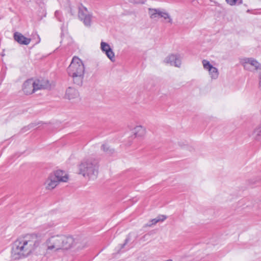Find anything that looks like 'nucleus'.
<instances>
[{
  "mask_svg": "<svg viewBox=\"0 0 261 261\" xmlns=\"http://www.w3.org/2000/svg\"><path fill=\"white\" fill-rule=\"evenodd\" d=\"M100 48L101 50L105 53L107 50H109V49H111L110 46L108 43L103 41H102L100 43Z\"/></svg>",
  "mask_w": 261,
  "mask_h": 261,
  "instance_id": "obj_21",
  "label": "nucleus"
},
{
  "mask_svg": "<svg viewBox=\"0 0 261 261\" xmlns=\"http://www.w3.org/2000/svg\"><path fill=\"white\" fill-rule=\"evenodd\" d=\"M54 225H54V223H49V224H45L43 227L46 230L48 228H50V227H53Z\"/></svg>",
  "mask_w": 261,
  "mask_h": 261,
  "instance_id": "obj_26",
  "label": "nucleus"
},
{
  "mask_svg": "<svg viewBox=\"0 0 261 261\" xmlns=\"http://www.w3.org/2000/svg\"><path fill=\"white\" fill-rule=\"evenodd\" d=\"M82 73H83V74H84V70H83Z\"/></svg>",
  "mask_w": 261,
  "mask_h": 261,
  "instance_id": "obj_35",
  "label": "nucleus"
},
{
  "mask_svg": "<svg viewBox=\"0 0 261 261\" xmlns=\"http://www.w3.org/2000/svg\"><path fill=\"white\" fill-rule=\"evenodd\" d=\"M76 9H77L75 8V10H74L73 8L71 7L70 8V13H71V14L73 15L74 14V13H75V12L76 11Z\"/></svg>",
  "mask_w": 261,
  "mask_h": 261,
  "instance_id": "obj_29",
  "label": "nucleus"
},
{
  "mask_svg": "<svg viewBox=\"0 0 261 261\" xmlns=\"http://www.w3.org/2000/svg\"><path fill=\"white\" fill-rule=\"evenodd\" d=\"M81 64V60L79 57L74 56L67 69L69 76L72 77L73 82L77 85L82 83Z\"/></svg>",
  "mask_w": 261,
  "mask_h": 261,
  "instance_id": "obj_2",
  "label": "nucleus"
},
{
  "mask_svg": "<svg viewBox=\"0 0 261 261\" xmlns=\"http://www.w3.org/2000/svg\"><path fill=\"white\" fill-rule=\"evenodd\" d=\"M58 182H66L68 179V176L62 170H57L54 175H52Z\"/></svg>",
  "mask_w": 261,
  "mask_h": 261,
  "instance_id": "obj_13",
  "label": "nucleus"
},
{
  "mask_svg": "<svg viewBox=\"0 0 261 261\" xmlns=\"http://www.w3.org/2000/svg\"><path fill=\"white\" fill-rule=\"evenodd\" d=\"M55 17L58 19L59 21H62V19L60 17V12L56 11L55 13Z\"/></svg>",
  "mask_w": 261,
  "mask_h": 261,
  "instance_id": "obj_24",
  "label": "nucleus"
},
{
  "mask_svg": "<svg viewBox=\"0 0 261 261\" xmlns=\"http://www.w3.org/2000/svg\"><path fill=\"white\" fill-rule=\"evenodd\" d=\"M48 250L55 249L57 251L61 249V235L53 236L46 241Z\"/></svg>",
  "mask_w": 261,
  "mask_h": 261,
  "instance_id": "obj_4",
  "label": "nucleus"
},
{
  "mask_svg": "<svg viewBox=\"0 0 261 261\" xmlns=\"http://www.w3.org/2000/svg\"><path fill=\"white\" fill-rule=\"evenodd\" d=\"M82 173V168H80L79 169V173L81 174Z\"/></svg>",
  "mask_w": 261,
  "mask_h": 261,
  "instance_id": "obj_33",
  "label": "nucleus"
},
{
  "mask_svg": "<svg viewBox=\"0 0 261 261\" xmlns=\"http://www.w3.org/2000/svg\"><path fill=\"white\" fill-rule=\"evenodd\" d=\"M244 66L245 68H247L249 64L254 66L256 69L260 68V64L253 58H245L244 59Z\"/></svg>",
  "mask_w": 261,
  "mask_h": 261,
  "instance_id": "obj_15",
  "label": "nucleus"
},
{
  "mask_svg": "<svg viewBox=\"0 0 261 261\" xmlns=\"http://www.w3.org/2000/svg\"><path fill=\"white\" fill-rule=\"evenodd\" d=\"M202 64L204 68L208 70L209 74L212 79L216 80L218 77L219 71L216 67H214L209 61L206 60L202 61Z\"/></svg>",
  "mask_w": 261,
  "mask_h": 261,
  "instance_id": "obj_8",
  "label": "nucleus"
},
{
  "mask_svg": "<svg viewBox=\"0 0 261 261\" xmlns=\"http://www.w3.org/2000/svg\"><path fill=\"white\" fill-rule=\"evenodd\" d=\"M252 136L255 140L261 142V124L254 129Z\"/></svg>",
  "mask_w": 261,
  "mask_h": 261,
  "instance_id": "obj_16",
  "label": "nucleus"
},
{
  "mask_svg": "<svg viewBox=\"0 0 261 261\" xmlns=\"http://www.w3.org/2000/svg\"><path fill=\"white\" fill-rule=\"evenodd\" d=\"M135 137H142L145 134V129L142 126H137L133 129Z\"/></svg>",
  "mask_w": 261,
  "mask_h": 261,
  "instance_id": "obj_17",
  "label": "nucleus"
},
{
  "mask_svg": "<svg viewBox=\"0 0 261 261\" xmlns=\"http://www.w3.org/2000/svg\"><path fill=\"white\" fill-rule=\"evenodd\" d=\"M41 123H42L41 121H39L38 122H33V123H31V124H30L27 126V127L28 128V129H30V128H33V127L36 126L37 125H38L40 124H41Z\"/></svg>",
  "mask_w": 261,
  "mask_h": 261,
  "instance_id": "obj_23",
  "label": "nucleus"
},
{
  "mask_svg": "<svg viewBox=\"0 0 261 261\" xmlns=\"http://www.w3.org/2000/svg\"><path fill=\"white\" fill-rule=\"evenodd\" d=\"M84 10L86 12H87V9L86 7L83 6V10ZM83 22L85 27L90 28L92 22L93 15L91 13H88V14H85L83 11Z\"/></svg>",
  "mask_w": 261,
  "mask_h": 261,
  "instance_id": "obj_12",
  "label": "nucleus"
},
{
  "mask_svg": "<svg viewBox=\"0 0 261 261\" xmlns=\"http://www.w3.org/2000/svg\"><path fill=\"white\" fill-rule=\"evenodd\" d=\"M156 218H158V219H159V222L160 221L162 222V221H164L167 218V217L165 215H160V216H158Z\"/></svg>",
  "mask_w": 261,
  "mask_h": 261,
  "instance_id": "obj_25",
  "label": "nucleus"
},
{
  "mask_svg": "<svg viewBox=\"0 0 261 261\" xmlns=\"http://www.w3.org/2000/svg\"><path fill=\"white\" fill-rule=\"evenodd\" d=\"M74 243V240L71 236L61 235V249H68L72 247Z\"/></svg>",
  "mask_w": 261,
  "mask_h": 261,
  "instance_id": "obj_9",
  "label": "nucleus"
},
{
  "mask_svg": "<svg viewBox=\"0 0 261 261\" xmlns=\"http://www.w3.org/2000/svg\"><path fill=\"white\" fill-rule=\"evenodd\" d=\"M58 181L51 175L45 182L46 188L48 190L53 189L58 185Z\"/></svg>",
  "mask_w": 261,
  "mask_h": 261,
  "instance_id": "obj_14",
  "label": "nucleus"
},
{
  "mask_svg": "<svg viewBox=\"0 0 261 261\" xmlns=\"http://www.w3.org/2000/svg\"><path fill=\"white\" fill-rule=\"evenodd\" d=\"M101 149L110 155L113 154L115 152L114 149L110 148L107 144H102L101 147Z\"/></svg>",
  "mask_w": 261,
  "mask_h": 261,
  "instance_id": "obj_19",
  "label": "nucleus"
},
{
  "mask_svg": "<svg viewBox=\"0 0 261 261\" xmlns=\"http://www.w3.org/2000/svg\"><path fill=\"white\" fill-rule=\"evenodd\" d=\"M41 240V234L36 233L19 237L12 244V257L16 260L28 257L39 246Z\"/></svg>",
  "mask_w": 261,
  "mask_h": 261,
  "instance_id": "obj_1",
  "label": "nucleus"
},
{
  "mask_svg": "<svg viewBox=\"0 0 261 261\" xmlns=\"http://www.w3.org/2000/svg\"><path fill=\"white\" fill-rule=\"evenodd\" d=\"M64 41V38L62 40L61 43H63Z\"/></svg>",
  "mask_w": 261,
  "mask_h": 261,
  "instance_id": "obj_34",
  "label": "nucleus"
},
{
  "mask_svg": "<svg viewBox=\"0 0 261 261\" xmlns=\"http://www.w3.org/2000/svg\"><path fill=\"white\" fill-rule=\"evenodd\" d=\"M37 36H38V40L36 42V43H38L40 41V38L39 36L38 35H37Z\"/></svg>",
  "mask_w": 261,
  "mask_h": 261,
  "instance_id": "obj_31",
  "label": "nucleus"
},
{
  "mask_svg": "<svg viewBox=\"0 0 261 261\" xmlns=\"http://www.w3.org/2000/svg\"><path fill=\"white\" fill-rule=\"evenodd\" d=\"M14 39L20 44L28 45L31 42V39L24 36L21 33L15 32L14 34Z\"/></svg>",
  "mask_w": 261,
  "mask_h": 261,
  "instance_id": "obj_10",
  "label": "nucleus"
},
{
  "mask_svg": "<svg viewBox=\"0 0 261 261\" xmlns=\"http://www.w3.org/2000/svg\"><path fill=\"white\" fill-rule=\"evenodd\" d=\"M83 176L89 179L97 178L98 173V165L96 161L88 160L83 164Z\"/></svg>",
  "mask_w": 261,
  "mask_h": 261,
  "instance_id": "obj_3",
  "label": "nucleus"
},
{
  "mask_svg": "<svg viewBox=\"0 0 261 261\" xmlns=\"http://www.w3.org/2000/svg\"><path fill=\"white\" fill-rule=\"evenodd\" d=\"M226 2L230 6L241 5L243 3V0H225Z\"/></svg>",
  "mask_w": 261,
  "mask_h": 261,
  "instance_id": "obj_22",
  "label": "nucleus"
},
{
  "mask_svg": "<svg viewBox=\"0 0 261 261\" xmlns=\"http://www.w3.org/2000/svg\"><path fill=\"white\" fill-rule=\"evenodd\" d=\"M77 10H78V12H79V15H78V17L79 18V19L82 20V18H81V16H80V12H81V7L80 6H78V8H77Z\"/></svg>",
  "mask_w": 261,
  "mask_h": 261,
  "instance_id": "obj_30",
  "label": "nucleus"
},
{
  "mask_svg": "<svg viewBox=\"0 0 261 261\" xmlns=\"http://www.w3.org/2000/svg\"><path fill=\"white\" fill-rule=\"evenodd\" d=\"M136 3H138V4H144V1H141L139 2H136Z\"/></svg>",
  "mask_w": 261,
  "mask_h": 261,
  "instance_id": "obj_32",
  "label": "nucleus"
},
{
  "mask_svg": "<svg viewBox=\"0 0 261 261\" xmlns=\"http://www.w3.org/2000/svg\"><path fill=\"white\" fill-rule=\"evenodd\" d=\"M38 90L35 81L33 79L25 81L23 85V91L26 95H30Z\"/></svg>",
  "mask_w": 261,
  "mask_h": 261,
  "instance_id": "obj_6",
  "label": "nucleus"
},
{
  "mask_svg": "<svg viewBox=\"0 0 261 261\" xmlns=\"http://www.w3.org/2000/svg\"><path fill=\"white\" fill-rule=\"evenodd\" d=\"M130 241L129 238L128 237H127L125 240L124 243L122 245L121 248H123L127 244V243Z\"/></svg>",
  "mask_w": 261,
  "mask_h": 261,
  "instance_id": "obj_28",
  "label": "nucleus"
},
{
  "mask_svg": "<svg viewBox=\"0 0 261 261\" xmlns=\"http://www.w3.org/2000/svg\"><path fill=\"white\" fill-rule=\"evenodd\" d=\"M66 96L68 98H75L79 96V92L75 88L69 87L66 90Z\"/></svg>",
  "mask_w": 261,
  "mask_h": 261,
  "instance_id": "obj_18",
  "label": "nucleus"
},
{
  "mask_svg": "<svg viewBox=\"0 0 261 261\" xmlns=\"http://www.w3.org/2000/svg\"><path fill=\"white\" fill-rule=\"evenodd\" d=\"M158 222H159V219H158V218H156L153 219L151 220V223L150 224H149V225H154L156 223H157Z\"/></svg>",
  "mask_w": 261,
  "mask_h": 261,
  "instance_id": "obj_27",
  "label": "nucleus"
},
{
  "mask_svg": "<svg viewBox=\"0 0 261 261\" xmlns=\"http://www.w3.org/2000/svg\"><path fill=\"white\" fill-rule=\"evenodd\" d=\"M35 81L38 90L50 88V84L48 80L46 79H36Z\"/></svg>",
  "mask_w": 261,
  "mask_h": 261,
  "instance_id": "obj_11",
  "label": "nucleus"
},
{
  "mask_svg": "<svg viewBox=\"0 0 261 261\" xmlns=\"http://www.w3.org/2000/svg\"><path fill=\"white\" fill-rule=\"evenodd\" d=\"M105 54L111 61L113 62L115 61V54L112 48L106 51Z\"/></svg>",
  "mask_w": 261,
  "mask_h": 261,
  "instance_id": "obj_20",
  "label": "nucleus"
},
{
  "mask_svg": "<svg viewBox=\"0 0 261 261\" xmlns=\"http://www.w3.org/2000/svg\"><path fill=\"white\" fill-rule=\"evenodd\" d=\"M164 62L176 67H180L181 64V57L178 54H171L165 58Z\"/></svg>",
  "mask_w": 261,
  "mask_h": 261,
  "instance_id": "obj_7",
  "label": "nucleus"
},
{
  "mask_svg": "<svg viewBox=\"0 0 261 261\" xmlns=\"http://www.w3.org/2000/svg\"><path fill=\"white\" fill-rule=\"evenodd\" d=\"M149 14L151 19H154L157 17H163L165 19H168V22L170 23L172 22V19L169 14L166 12H163L157 9H149Z\"/></svg>",
  "mask_w": 261,
  "mask_h": 261,
  "instance_id": "obj_5",
  "label": "nucleus"
}]
</instances>
